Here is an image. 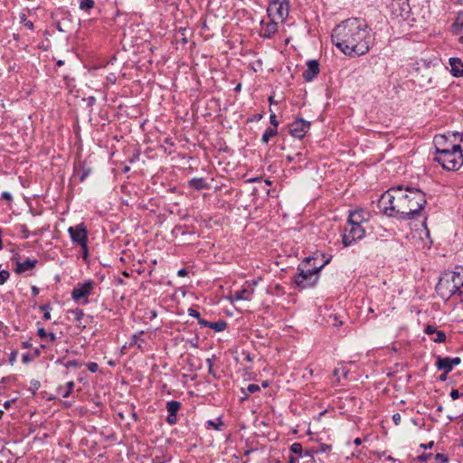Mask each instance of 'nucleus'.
I'll return each mask as SVG.
<instances>
[{
  "label": "nucleus",
  "mask_w": 463,
  "mask_h": 463,
  "mask_svg": "<svg viewBox=\"0 0 463 463\" xmlns=\"http://www.w3.org/2000/svg\"><path fill=\"white\" fill-rule=\"evenodd\" d=\"M278 30V24L274 21L269 22L266 24L264 28V37H270L272 34H274Z\"/></svg>",
  "instance_id": "21"
},
{
  "label": "nucleus",
  "mask_w": 463,
  "mask_h": 463,
  "mask_svg": "<svg viewBox=\"0 0 463 463\" xmlns=\"http://www.w3.org/2000/svg\"><path fill=\"white\" fill-rule=\"evenodd\" d=\"M290 451L295 454L301 455L303 449L302 445L298 442H295L290 446Z\"/></svg>",
  "instance_id": "32"
},
{
  "label": "nucleus",
  "mask_w": 463,
  "mask_h": 463,
  "mask_svg": "<svg viewBox=\"0 0 463 463\" xmlns=\"http://www.w3.org/2000/svg\"><path fill=\"white\" fill-rule=\"evenodd\" d=\"M188 315H189L190 317H195V318H197V319H198L199 317H201L200 313H199L197 310L194 309V308H189V309H188Z\"/></svg>",
  "instance_id": "41"
},
{
  "label": "nucleus",
  "mask_w": 463,
  "mask_h": 463,
  "mask_svg": "<svg viewBox=\"0 0 463 463\" xmlns=\"http://www.w3.org/2000/svg\"><path fill=\"white\" fill-rule=\"evenodd\" d=\"M432 457L431 453H423L421 456H420V460L422 461H428Z\"/></svg>",
  "instance_id": "45"
},
{
  "label": "nucleus",
  "mask_w": 463,
  "mask_h": 463,
  "mask_svg": "<svg viewBox=\"0 0 463 463\" xmlns=\"http://www.w3.org/2000/svg\"><path fill=\"white\" fill-rule=\"evenodd\" d=\"M30 360H31V358H30L29 354L23 355V362L24 363H28Z\"/></svg>",
  "instance_id": "58"
},
{
  "label": "nucleus",
  "mask_w": 463,
  "mask_h": 463,
  "mask_svg": "<svg viewBox=\"0 0 463 463\" xmlns=\"http://www.w3.org/2000/svg\"><path fill=\"white\" fill-rule=\"evenodd\" d=\"M2 233H3V230L0 228V250H3V248H4V242H3V240H2Z\"/></svg>",
  "instance_id": "56"
},
{
  "label": "nucleus",
  "mask_w": 463,
  "mask_h": 463,
  "mask_svg": "<svg viewBox=\"0 0 463 463\" xmlns=\"http://www.w3.org/2000/svg\"><path fill=\"white\" fill-rule=\"evenodd\" d=\"M198 323L201 325V326H203L205 327H208V325H210L211 322L209 321H206L204 319H203L202 317H199L198 319Z\"/></svg>",
  "instance_id": "48"
},
{
  "label": "nucleus",
  "mask_w": 463,
  "mask_h": 463,
  "mask_svg": "<svg viewBox=\"0 0 463 463\" xmlns=\"http://www.w3.org/2000/svg\"><path fill=\"white\" fill-rule=\"evenodd\" d=\"M74 383L72 381L67 383L66 386H67V391L62 394V396L64 398H67L70 396L71 392H72L73 388H74Z\"/></svg>",
  "instance_id": "35"
},
{
  "label": "nucleus",
  "mask_w": 463,
  "mask_h": 463,
  "mask_svg": "<svg viewBox=\"0 0 463 463\" xmlns=\"http://www.w3.org/2000/svg\"><path fill=\"white\" fill-rule=\"evenodd\" d=\"M436 289L443 297L450 298L458 295L463 301V269L460 271L445 274L440 278Z\"/></svg>",
  "instance_id": "4"
},
{
  "label": "nucleus",
  "mask_w": 463,
  "mask_h": 463,
  "mask_svg": "<svg viewBox=\"0 0 463 463\" xmlns=\"http://www.w3.org/2000/svg\"><path fill=\"white\" fill-rule=\"evenodd\" d=\"M437 331V327L433 325H428L426 326V327L424 328V333L428 335H432L435 334V332Z\"/></svg>",
  "instance_id": "34"
},
{
  "label": "nucleus",
  "mask_w": 463,
  "mask_h": 463,
  "mask_svg": "<svg viewBox=\"0 0 463 463\" xmlns=\"http://www.w3.org/2000/svg\"><path fill=\"white\" fill-rule=\"evenodd\" d=\"M10 278V272L6 269H2V264H0V286L4 285Z\"/></svg>",
  "instance_id": "30"
},
{
  "label": "nucleus",
  "mask_w": 463,
  "mask_h": 463,
  "mask_svg": "<svg viewBox=\"0 0 463 463\" xmlns=\"http://www.w3.org/2000/svg\"><path fill=\"white\" fill-rule=\"evenodd\" d=\"M208 424H209L210 426H212L213 429H215V430H219V429H220V428H219V426H220V425H222V421H220V422L217 424V423H215V422H214V421H213V420H209V421H208Z\"/></svg>",
  "instance_id": "47"
},
{
  "label": "nucleus",
  "mask_w": 463,
  "mask_h": 463,
  "mask_svg": "<svg viewBox=\"0 0 463 463\" xmlns=\"http://www.w3.org/2000/svg\"><path fill=\"white\" fill-rule=\"evenodd\" d=\"M402 417L399 413H395L392 415V420L395 425H399L401 422Z\"/></svg>",
  "instance_id": "44"
},
{
  "label": "nucleus",
  "mask_w": 463,
  "mask_h": 463,
  "mask_svg": "<svg viewBox=\"0 0 463 463\" xmlns=\"http://www.w3.org/2000/svg\"><path fill=\"white\" fill-rule=\"evenodd\" d=\"M206 364L208 367H213V358L206 359Z\"/></svg>",
  "instance_id": "59"
},
{
  "label": "nucleus",
  "mask_w": 463,
  "mask_h": 463,
  "mask_svg": "<svg viewBox=\"0 0 463 463\" xmlns=\"http://www.w3.org/2000/svg\"><path fill=\"white\" fill-rule=\"evenodd\" d=\"M426 203V195L421 190L399 185L383 193L377 207L386 216L406 220L415 218Z\"/></svg>",
  "instance_id": "1"
},
{
  "label": "nucleus",
  "mask_w": 463,
  "mask_h": 463,
  "mask_svg": "<svg viewBox=\"0 0 463 463\" xmlns=\"http://www.w3.org/2000/svg\"><path fill=\"white\" fill-rule=\"evenodd\" d=\"M434 160L447 171L458 170L463 165L461 146H451V150H441V154L435 156Z\"/></svg>",
  "instance_id": "5"
},
{
  "label": "nucleus",
  "mask_w": 463,
  "mask_h": 463,
  "mask_svg": "<svg viewBox=\"0 0 463 463\" xmlns=\"http://www.w3.org/2000/svg\"><path fill=\"white\" fill-rule=\"evenodd\" d=\"M208 327L213 329L215 332H222L227 327V322L224 320L211 322Z\"/></svg>",
  "instance_id": "22"
},
{
  "label": "nucleus",
  "mask_w": 463,
  "mask_h": 463,
  "mask_svg": "<svg viewBox=\"0 0 463 463\" xmlns=\"http://www.w3.org/2000/svg\"><path fill=\"white\" fill-rule=\"evenodd\" d=\"M450 72L454 77L459 78L463 76V61L457 57L449 58Z\"/></svg>",
  "instance_id": "16"
},
{
  "label": "nucleus",
  "mask_w": 463,
  "mask_h": 463,
  "mask_svg": "<svg viewBox=\"0 0 463 463\" xmlns=\"http://www.w3.org/2000/svg\"><path fill=\"white\" fill-rule=\"evenodd\" d=\"M297 460H298V458L290 456L288 458V463H296Z\"/></svg>",
  "instance_id": "60"
},
{
  "label": "nucleus",
  "mask_w": 463,
  "mask_h": 463,
  "mask_svg": "<svg viewBox=\"0 0 463 463\" xmlns=\"http://www.w3.org/2000/svg\"><path fill=\"white\" fill-rule=\"evenodd\" d=\"M461 363L459 357H438L436 366L439 370H443L446 373H450L453 367L458 365Z\"/></svg>",
  "instance_id": "11"
},
{
  "label": "nucleus",
  "mask_w": 463,
  "mask_h": 463,
  "mask_svg": "<svg viewBox=\"0 0 463 463\" xmlns=\"http://www.w3.org/2000/svg\"><path fill=\"white\" fill-rule=\"evenodd\" d=\"M354 443L356 446H359V445L362 443V440H361V439L356 438V439L354 440Z\"/></svg>",
  "instance_id": "61"
},
{
  "label": "nucleus",
  "mask_w": 463,
  "mask_h": 463,
  "mask_svg": "<svg viewBox=\"0 0 463 463\" xmlns=\"http://www.w3.org/2000/svg\"><path fill=\"white\" fill-rule=\"evenodd\" d=\"M21 231H22V232L24 234V237H25V238H28V236H29V232H28V230H27V228H26V226H25V225H22V226H21Z\"/></svg>",
  "instance_id": "51"
},
{
  "label": "nucleus",
  "mask_w": 463,
  "mask_h": 463,
  "mask_svg": "<svg viewBox=\"0 0 463 463\" xmlns=\"http://www.w3.org/2000/svg\"><path fill=\"white\" fill-rule=\"evenodd\" d=\"M332 43L345 55L355 57L367 53L374 38L364 20L348 18L337 24L331 35Z\"/></svg>",
  "instance_id": "2"
},
{
  "label": "nucleus",
  "mask_w": 463,
  "mask_h": 463,
  "mask_svg": "<svg viewBox=\"0 0 463 463\" xmlns=\"http://www.w3.org/2000/svg\"><path fill=\"white\" fill-rule=\"evenodd\" d=\"M253 288L247 287V285L244 283L241 289L236 290L232 294V300H247L250 301L252 298L253 296Z\"/></svg>",
  "instance_id": "15"
},
{
  "label": "nucleus",
  "mask_w": 463,
  "mask_h": 463,
  "mask_svg": "<svg viewBox=\"0 0 463 463\" xmlns=\"http://www.w3.org/2000/svg\"><path fill=\"white\" fill-rule=\"evenodd\" d=\"M47 338L50 342H54L56 340V335L54 333H49Z\"/></svg>",
  "instance_id": "52"
},
{
  "label": "nucleus",
  "mask_w": 463,
  "mask_h": 463,
  "mask_svg": "<svg viewBox=\"0 0 463 463\" xmlns=\"http://www.w3.org/2000/svg\"><path fill=\"white\" fill-rule=\"evenodd\" d=\"M347 224L343 234V244L345 247L351 246L356 241L364 238L365 234V229L362 224L348 222Z\"/></svg>",
  "instance_id": "6"
},
{
  "label": "nucleus",
  "mask_w": 463,
  "mask_h": 463,
  "mask_svg": "<svg viewBox=\"0 0 463 463\" xmlns=\"http://www.w3.org/2000/svg\"><path fill=\"white\" fill-rule=\"evenodd\" d=\"M431 340L435 343H444L447 339L446 334L443 331L438 330L433 335Z\"/></svg>",
  "instance_id": "25"
},
{
  "label": "nucleus",
  "mask_w": 463,
  "mask_h": 463,
  "mask_svg": "<svg viewBox=\"0 0 463 463\" xmlns=\"http://www.w3.org/2000/svg\"><path fill=\"white\" fill-rule=\"evenodd\" d=\"M2 198L6 200V201H11L12 200V195L9 192H3L2 193Z\"/></svg>",
  "instance_id": "46"
},
{
  "label": "nucleus",
  "mask_w": 463,
  "mask_h": 463,
  "mask_svg": "<svg viewBox=\"0 0 463 463\" xmlns=\"http://www.w3.org/2000/svg\"><path fill=\"white\" fill-rule=\"evenodd\" d=\"M433 445H434V441H430L428 444H420V448H422L424 449H431L433 447Z\"/></svg>",
  "instance_id": "49"
},
{
  "label": "nucleus",
  "mask_w": 463,
  "mask_h": 463,
  "mask_svg": "<svg viewBox=\"0 0 463 463\" xmlns=\"http://www.w3.org/2000/svg\"><path fill=\"white\" fill-rule=\"evenodd\" d=\"M310 125L309 121L298 118L290 124L289 133L292 137L301 139L309 130Z\"/></svg>",
  "instance_id": "10"
},
{
  "label": "nucleus",
  "mask_w": 463,
  "mask_h": 463,
  "mask_svg": "<svg viewBox=\"0 0 463 463\" xmlns=\"http://www.w3.org/2000/svg\"><path fill=\"white\" fill-rule=\"evenodd\" d=\"M39 309L43 311V318L45 320H49L51 319V309H52V307L50 304H44V305H41L39 306Z\"/></svg>",
  "instance_id": "29"
},
{
  "label": "nucleus",
  "mask_w": 463,
  "mask_h": 463,
  "mask_svg": "<svg viewBox=\"0 0 463 463\" xmlns=\"http://www.w3.org/2000/svg\"><path fill=\"white\" fill-rule=\"evenodd\" d=\"M187 274H188V271L185 269H181L177 272V275L179 277H185Z\"/></svg>",
  "instance_id": "50"
},
{
  "label": "nucleus",
  "mask_w": 463,
  "mask_h": 463,
  "mask_svg": "<svg viewBox=\"0 0 463 463\" xmlns=\"http://www.w3.org/2000/svg\"><path fill=\"white\" fill-rule=\"evenodd\" d=\"M23 347H24V348H29V347H31V343H30V342H24V343H23Z\"/></svg>",
  "instance_id": "62"
},
{
  "label": "nucleus",
  "mask_w": 463,
  "mask_h": 463,
  "mask_svg": "<svg viewBox=\"0 0 463 463\" xmlns=\"http://www.w3.org/2000/svg\"><path fill=\"white\" fill-rule=\"evenodd\" d=\"M20 22L29 30L33 29V23L26 19V15L24 14H20Z\"/></svg>",
  "instance_id": "31"
},
{
  "label": "nucleus",
  "mask_w": 463,
  "mask_h": 463,
  "mask_svg": "<svg viewBox=\"0 0 463 463\" xmlns=\"http://www.w3.org/2000/svg\"><path fill=\"white\" fill-rule=\"evenodd\" d=\"M260 390V387L258 384L250 383L247 386L246 390L241 389L242 392L245 394V398H247L250 393H254L256 392H259Z\"/></svg>",
  "instance_id": "24"
},
{
  "label": "nucleus",
  "mask_w": 463,
  "mask_h": 463,
  "mask_svg": "<svg viewBox=\"0 0 463 463\" xmlns=\"http://www.w3.org/2000/svg\"><path fill=\"white\" fill-rule=\"evenodd\" d=\"M319 73V64L316 60H309L307 62V70L303 72L306 81L313 80Z\"/></svg>",
  "instance_id": "14"
},
{
  "label": "nucleus",
  "mask_w": 463,
  "mask_h": 463,
  "mask_svg": "<svg viewBox=\"0 0 463 463\" xmlns=\"http://www.w3.org/2000/svg\"><path fill=\"white\" fill-rule=\"evenodd\" d=\"M370 212L364 209H358L350 213L348 217V222H354L363 225V223L367 222L370 220Z\"/></svg>",
  "instance_id": "12"
},
{
  "label": "nucleus",
  "mask_w": 463,
  "mask_h": 463,
  "mask_svg": "<svg viewBox=\"0 0 463 463\" xmlns=\"http://www.w3.org/2000/svg\"><path fill=\"white\" fill-rule=\"evenodd\" d=\"M31 289H32V294L33 296H37L39 294L40 290L36 286H32Z\"/></svg>",
  "instance_id": "53"
},
{
  "label": "nucleus",
  "mask_w": 463,
  "mask_h": 463,
  "mask_svg": "<svg viewBox=\"0 0 463 463\" xmlns=\"http://www.w3.org/2000/svg\"><path fill=\"white\" fill-rule=\"evenodd\" d=\"M261 385H262L263 388H267L269 386V382L268 381H264V382H262Z\"/></svg>",
  "instance_id": "64"
},
{
  "label": "nucleus",
  "mask_w": 463,
  "mask_h": 463,
  "mask_svg": "<svg viewBox=\"0 0 463 463\" xmlns=\"http://www.w3.org/2000/svg\"><path fill=\"white\" fill-rule=\"evenodd\" d=\"M37 335L42 339H47L48 333L45 331L43 327H40L37 330Z\"/></svg>",
  "instance_id": "40"
},
{
  "label": "nucleus",
  "mask_w": 463,
  "mask_h": 463,
  "mask_svg": "<svg viewBox=\"0 0 463 463\" xmlns=\"http://www.w3.org/2000/svg\"><path fill=\"white\" fill-rule=\"evenodd\" d=\"M95 2L93 0H81L80 8L83 11H89L94 7Z\"/></svg>",
  "instance_id": "26"
},
{
  "label": "nucleus",
  "mask_w": 463,
  "mask_h": 463,
  "mask_svg": "<svg viewBox=\"0 0 463 463\" xmlns=\"http://www.w3.org/2000/svg\"><path fill=\"white\" fill-rule=\"evenodd\" d=\"M269 110H270V116H269L270 124L272 125V128H278L279 121L277 120L276 114L271 109H269Z\"/></svg>",
  "instance_id": "36"
},
{
  "label": "nucleus",
  "mask_w": 463,
  "mask_h": 463,
  "mask_svg": "<svg viewBox=\"0 0 463 463\" xmlns=\"http://www.w3.org/2000/svg\"><path fill=\"white\" fill-rule=\"evenodd\" d=\"M462 394L456 389H453L451 392H450V397L453 399V400H457L458 399Z\"/></svg>",
  "instance_id": "43"
},
{
  "label": "nucleus",
  "mask_w": 463,
  "mask_h": 463,
  "mask_svg": "<svg viewBox=\"0 0 463 463\" xmlns=\"http://www.w3.org/2000/svg\"><path fill=\"white\" fill-rule=\"evenodd\" d=\"M68 232L70 233L71 239L72 242L79 244L83 250V257L87 258L88 256V236L87 230L84 223L78 224L76 226H71L68 229Z\"/></svg>",
  "instance_id": "7"
},
{
  "label": "nucleus",
  "mask_w": 463,
  "mask_h": 463,
  "mask_svg": "<svg viewBox=\"0 0 463 463\" xmlns=\"http://www.w3.org/2000/svg\"><path fill=\"white\" fill-rule=\"evenodd\" d=\"M288 0H270L269 3V14L274 15V17L281 21L288 15Z\"/></svg>",
  "instance_id": "9"
},
{
  "label": "nucleus",
  "mask_w": 463,
  "mask_h": 463,
  "mask_svg": "<svg viewBox=\"0 0 463 463\" xmlns=\"http://www.w3.org/2000/svg\"><path fill=\"white\" fill-rule=\"evenodd\" d=\"M315 258H307L306 263L298 267V273L295 275L294 281L300 288H307L315 286L319 279V271L326 265L329 260H324L322 264L317 266Z\"/></svg>",
  "instance_id": "3"
},
{
  "label": "nucleus",
  "mask_w": 463,
  "mask_h": 463,
  "mask_svg": "<svg viewBox=\"0 0 463 463\" xmlns=\"http://www.w3.org/2000/svg\"><path fill=\"white\" fill-rule=\"evenodd\" d=\"M80 364L77 361V360H70V361H67L65 364H64V366L66 368H71V367H80Z\"/></svg>",
  "instance_id": "37"
},
{
  "label": "nucleus",
  "mask_w": 463,
  "mask_h": 463,
  "mask_svg": "<svg viewBox=\"0 0 463 463\" xmlns=\"http://www.w3.org/2000/svg\"><path fill=\"white\" fill-rule=\"evenodd\" d=\"M14 402V400H11V401H6L5 403H4V407L5 409H9L11 404Z\"/></svg>",
  "instance_id": "55"
},
{
  "label": "nucleus",
  "mask_w": 463,
  "mask_h": 463,
  "mask_svg": "<svg viewBox=\"0 0 463 463\" xmlns=\"http://www.w3.org/2000/svg\"><path fill=\"white\" fill-rule=\"evenodd\" d=\"M433 143L436 149L435 156L441 154V150H451V146H457L458 144H452L448 141V138L444 135L435 136Z\"/></svg>",
  "instance_id": "13"
},
{
  "label": "nucleus",
  "mask_w": 463,
  "mask_h": 463,
  "mask_svg": "<svg viewBox=\"0 0 463 463\" xmlns=\"http://www.w3.org/2000/svg\"><path fill=\"white\" fill-rule=\"evenodd\" d=\"M452 31L455 34H458L463 31V12L458 14L452 24Z\"/></svg>",
  "instance_id": "19"
},
{
  "label": "nucleus",
  "mask_w": 463,
  "mask_h": 463,
  "mask_svg": "<svg viewBox=\"0 0 463 463\" xmlns=\"http://www.w3.org/2000/svg\"><path fill=\"white\" fill-rule=\"evenodd\" d=\"M181 408V402L177 401H170L166 403V410L171 414H176Z\"/></svg>",
  "instance_id": "23"
},
{
  "label": "nucleus",
  "mask_w": 463,
  "mask_h": 463,
  "mask_svg": "<svg viewBox=\"0 0 463 463\" xmlns=\"http://www.w3.org/2000/svg\"><path fill=\"white\" fill-rule=\"evenodd\" d=\"M86 366L91 373H96L99 369L98 364L94 362L88 363Z\"/></svg>",
  "instance_id": "38"
},
{
  "label": "nucleus",
  "mask_w": 463,
  "mask_h": 463,
  "mask_svg": "<svg viewBox=\"0 0 463 463\" xmlns=\"http://www.w3.org/2000/svg\"><path fill=\"white\" fill-rule=\"evenodd\" d=\"M74 316V320L77 322L78 326L81 325V319L84 317V313L81 309L76 308L74 310L70 311Z\"/></svg>",
  "instance_id": "28"
},
{
  "label": "nucleus",
  "mask_w": 463,
  "mask_h": 463,
  "mask_svg": "<svg viewBox=\"0 0 463 463\" xmlns=\"http://www.w3.org/2000/svg\"><path fill=\"white\" fill-rule=\"evenodd\" d=\"M447 374H448V373H446V372L444 371V372H443V373H441V374L439 375V380H440V381H442V382H443V381H446V379H447Z\"/></svg>",
  "instance_id": "57"
},
{
  "label": "nucleus",
  "mask_w": 463,
  "mask_h": 463,
  "mask_svg": "<svg viewBox=\"0 0 463 463\" xmlns=\"http://www.w3.org/2000/svg\"><path fill=\"white\" fill-rule=\"evenodd\" d=\"M347 374H348V370L344 366L335 368L334 370V375L337 378L338 381L340 380V377L346 378Z\"/></svg>",
  "instance_id": "27"
},
{
  "label": "nucleus",
  "mask_w": 463,
  "mask_h": 463,
  "mask_svg": "<svg viewBox=\"0 0 463 463\" xmlns=\"http://www.w3.org/2000/svg\"><path fill=\"white\" fill-rule=\"evenodd\" d=\"M166 421L168 424L170 425H174L176 423L177 421V417H176V414H171L169 413L168 416L166 417Z\"/></svg>",
  "instance_id": "39"
},
{
  "label": "nucleus",
  "mask_w": 463,
  "mask_h": 463,
  "mask_svg": "<svg viewBox=\"0 0 463 463\" xmlns=\"http://www.w3.org/2000/svg\"><path fill=\"white\" fill-rule=\"evenodd\" d=\"M188 185L190 188H193L194 190L200 191L203 189H208L209 184L205 181V179L200 177V178H193L188 182Z\"/></svg>",
  "instance_id": "18"
},
{
  "label": "nucleus",
  "mask_w": 463,
  "mask_h": 463,
  "mask_svg": "<svg viewBox=\"0 0 463 463\" xmlns=\"http://www.w3.org/2000/svg\"><path fill=\"white\" fill-rule=\"evenodd\" d=\"M16 354H17L16 352H13V353H12V354H11V358H10L11 362H12V361H14V360L15 359Z\"/></svg>",
  "instance_id": "63"
},
{
  "label": "nucleus",
  "mask_w": 463,
  "mask_h": 463,
  "mask_svg": "<svg viewBox=\"0 0 463 463\" xmlns=\"http://www.w3.org/2000/svg\"><path fill=\"white\" fill-rule=\"evenodd\" d=\"M37 262H38V260L36 259H33V260L28 259L23 262L17 261L14 271L17 274H22L26 271L32 270L35 268Z\"/></svg>",
  "instance_id": "17"
},
{
  "label": "nucleus",
  "mask_w": 463,
  "mask_h": 463,
  "mask_svg": "<svg viewBox=\"0 0 463 463\" xmlns=\"http://www.w3.org/2000/svg\"><path fill=\"white\" fill-rule=\"evenodd\" d=\"M94 286L95 282L91 279L79 283L71 291V298L76 302L81 301L83 304H88L87 298L91 295Z\"/></svg>",
  "instance_id": "8"
},
{
  "label": "nucleus",
  "mask_w": 463,
  "mask_h": 463,
  "mask_svg": "<svg viewBox=\"0 0 463 463\" xmlns=\"http://www.w3.org/2000/svg\"><path fill=\"white\" fill-rule=\"evenodd\" d=\"M138 339H139V338L135 335L133 336L132 344H133V345H137L139 348H141V344H137V340H138Z\"/></svg>",
  "instance_id": "54"
},
{
  "label": "nucleus",
  "mask_w": 463,
  "mask_h": 463,
  "mask_svg": "<svg viewBox=\"0 0 463 463\" xmlns=\"http://www.w3.org/2000/svg\"><path fill=\"white\" fill-rule=\"evenodd\" d=\"M258 283H259V279H252L250 281H246L245 282L247 287H250V288H253V292L255 291V287L258 285Z\"/></svg>",
  "instance_id": "42"
},
{
  "label": "nucleus",
  "mask_w": 463,
  "mask_h": 463,
  "mask_svg": "<svg viewBox=\"0 0 463 463\" xmlns=\"http://www.w3.org/2000/svg\"><path fill=\"white\" fill-rule=\"evenodd\" d=\"M278 135V128L269 127L263 133L261 137V142L264 144H268L269 139Z\"/></svg>",
  "instance_id": "20"
},
{
  "label": "nucleus",
  "mask_w": 463,
  "mask_h": 463,
  "mask_svg": "<svg viewBox=\"0 0 463 463\" xmlns=\"http://www.w3.org/2000/svg\"><path fill=\"white\" fill-rule=\"evenodd\" d=\"M435 460L437 463H447L449 461V458L442 453H437L435 455Z\"/></svg>",
  "instance_id": "33"
}]
</instances>
